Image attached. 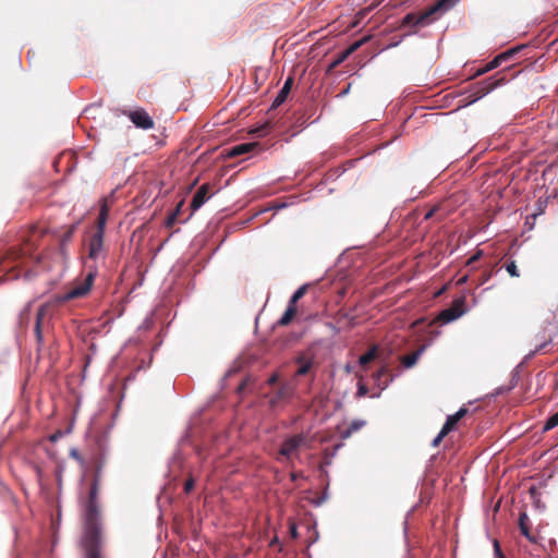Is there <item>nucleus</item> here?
Wrapping results in <instances>:
<instances>
[{
  "label": "nucleus",
  "instance_id": "26",
  "mask_svg": "<svg viewBox=\"0 0 558 558\" xmlns=\"http://www.w3.org/2000/svg\"><path fill=\"white\" fill-rule=\"evenodd\" d=\"M70 457L76 460L82 466H86L88 464V457L84 458L78 449H71L70 450Z\"/></svg>",
  "mask_w": 558,
  "mask_h": 558
},
{
  "label": "nucleus",
  "instance_id": "41",
  "mask_svg": "<svg viewBox=\"0 0 558 558\" xmlns=\"http://www.w3.org/2000/svg\"><path fill=\"white\" fill-rule=\"evenodd\" d=\"M184 206V201H180L175 207V209L172 211V213H177V217L179 218L180 214H181V210Z\"/></svg>",
  "mask_w": 558,
  "mask_h": 558
},
{
  "label": "nucleus",
  "instance_id": "15",
  "mask_svg": "<svg viewBox=\"0 0 558 558\" xmlns=\"http://www.w3.org/2000/svg\"><path fill=\"white\" fill-rule=\"evenodd\" d=\"M374 379L380 389H385L393 380V376L388 366H383L374 374Z\"/></svg>",
  "mask_w": 558,
  "mask_h": 558
},
{
  "label": "nucleus",
  "instance_id": "28",
  "mask_svg": "<svg viewBox=\"0 0 558 558\" xmlns=\"http://www.w3.org/2000/svg\"><path fill=\"white\" fill-rule=\"evenodd\" d=\"M289 94L290 93L286 92V89H280V92L278 93V95L276 96V98L271 105V108H277L280 105H282L286 101Z\"/></svg>",
  "mask_w": 558,
  "mask_h": 558
},
{
  "label": "nucleus",
  "instance_id": "5",
  "mask_svg": "<svg viewBox=\"0 0 558 558\" xmlns=\"http://www.w3.org/2000/svg\"><path fill=\"white\" fill-rule=\"evenodd\" d=\"M307 437L304 434H296L287 438L279 450V454L289 459L300 447L306 446Z\"/></svg>",
  "mask_w": 558,
  "mask_h": 558
},
{
  "label": "nucleus",
  "instance_id": "45",
  "mask_svg": "<svg viewBox=\"0 0 558 558\" xmlns=\"http://www.w3.org/2000/svg\"><path fill=\"white\" fill-rule=\"evenodd\" d=\"M245 388V381L241 383L238 390L242 391Z\"/></svg>",
  "mask_w": 558,
  "mask_h": 558
},
{
  "label": "nucleus",
  "instance_id": "25",
  "mask_svg": "<svg viewBox=\"0 0 558 558\" xmlns=\"http://www.w3.org/2000/svg\"><path fill=\"white\" fill-rule=\"evenodd\" d=\"M348 59V56L344 53V51H341L338 53V56L333 59V61L328 65L327 72H332L336 68H338L342 62H344Z\"/></svg>",
  "mask_w": 558,
  "mask_h": 558
},
{
  "label": "nucleus",
  "instance_id": "7",
  "mask_svg": "<svg viewBox=\"0 0 558 558\" xmlns=\"http://www.w3.org/2000/svg\"><path fill=\"white\" fill-rule=\"evenodd\" d=\"M294 362L298 365L295 376H305L313 369L315 357L311 352H303L295 357Z\"/></svg>",
  "mask_w": 558,
  "mask_h": 558
},
{
  "label": "nucleus",
  "instance_id": "12",
  "mask_svg": "<svg viewBox=\"0 0 558 558\" xmlns=\"http://www.w3.org/2000/svg\"><path fill=\"white\" fill-rule=\"evenodd\" d=\"M517 51H518V49H510L504 53L498 54L489 63H487L483 69L477 70L476 75H482L490 70L496 69L497 66H499L501 64L502 61H506L509 58H511Z\"/></svg>",
  "mask_w": 558,
  "mask_h": 558
},
{
  "label": "nucleus",
  "instance_id": "11",
  "mask_svg": "<svg viewBox=\"0 0 558 558\" xmlns=\"http://www.w3.org/2000/svg\"><path fill=\"white\" fill-rule=\"evenodd\" d=\"M209 198V184L205 183L199 186L193 196L191 202L192 214L203 206V204Z\"/></svg>",
  "mask_w": 558,
  "mask_h": 558
},
{
  "label": "nucleus",
  "instance_id": "10",
  "mask_svg": "<svg viewBox=\"0 0 558 558\" xmlns=\"http://www.w3.org/2000/svg\"><path fill=\"white\" fill-rule=\"evenodd\" d=\"M104 252V234L94 233L88 242V257L97 259Z\"/></svg>",
  "mask_w": 558,
  "mask_h": 558
},
{
  "label": "nucleus",
  "instance_id": "1",
  "mask_svg": "<svg viewBox=\"0 0 558 558\" xmlns=\"http://www.w3.org/2000/svg\"><path fill=\"white\" fill-rule=\"evenodd\" d=\"M106 464V456L100 445L88 453V465L93 470L88 496L84 501V536L83 546L86 558H102L100 555V509L98 495L101 485V472Z\"/></svg>",
  "mask_w": 558,
  "mask_h": 558
},
{
  "label": "nucleus",
  "instance_id": "43",
  "mask_svg": "<svg viewBox=\"0 0 558 558\" xmlns=\"http://www.w3.org/2000/svg\"><path fill=\"white\" fill-rule=\"evenodd\" d=\"M368 39H369V37L365 36V37L361 38V39H360V40H357V41H359V43H362V46H363L364 44H366V43L368 41Z\"/></svg>",
  "mask_w": 558,
  "mask_h": 558
},
{
  "label": "nucleus",
  "instance_id": "4",
  "mask_svg": "<svg viewBox=\"0 0 558 558\" xmlns=\"http://www.w3.org/2000/svg\"><path fill=\"white\" fill-rule=\"evenodd\" d=\"M124 114L134 123L138 129L150 130L155 126V122L147 111L143 108L135 110L124 111Z\"/></svg>",
  "mask_w": 558,
  "mask_h": 558
},
{
  "label": "nucleus",
  "instance_id": "27",
  "mask_svg": "<svg viewBox=\"0 0 558 558\" xmlns=\"http://www.w3.org/2000/svg\"><path fill=\"white\" fill-rule=\"evenodd\" d=\"M558 426V412L547 418L544 424L543 430L547 432Z\"/></svg>",
  "mask_w": 558,
  "mask_h": 558
},
{
  "label": "nucleus",
  "instance_id": "6",
  "mask_svg": "<svg viewBox=\"0 0 558 558\" xmlns=\"http://www.w3.org/2000/svg\"><path fill=\"white\" fill-rule=\"evenodd\" d=\"M501 81L502 80L492 81V78H488L483 82H480L474 88V90L465 98L466 105H471L481 99L482 97H484L485 95H487L495 87H497Z\"/></svg>",
  "mask_w": 558,
  "mask_h": 558
},
{
  "label": "nucleus",
  "instance_id": "29",
  "mask_svg": "<svg viewBox=\"0 0 558 558\" xmlns=\"http://www.w3.org/2000/svg\"><path fill=\"white\" fill-rule=\"evenodd\" d=\"M505 268L511 277H519V269L514 260L506 263Z\"/></svg>",
  "mask_w": 558,
  "mask_h": 558
},
{
  "label": "nucleus",
  "instance_id": "16",
  "mask_svg": "<svg viewBox=\"0 0 558 558\" xmlns=\"http://www.w3.org/2000/svg\"><path fill=\"white\" fill-rule=\"evenodd\" d=\"M468 413V410L465 408H461L457 413L453 415H449L446 420V423L441 427L444 430V434H449L458 424V422Z\"/></svg>",
  "mask_w": 558,
  "mask_h": 558
},
{
  "label": "nucleus",
  "instance_id": "30",
  "mask_svg": "<svg viewBox=\"0 0 558 558\" xmlns=\"http://www.w3.org/2000/svg\"><path fill=\"white\" fill-rule=\"evenodd\" d=\"M306 292V287L305 286H302L300 287L292 295V298L290 299V302L289 304H293L295 305V303L305 294Z\"/></svg>",
  "mask_w": 558,
  "mask_h": 558
},
{
  "label": "nucleus",
  "instance_id": "40",
  "mask_svg": "<svg viewBox=\"0 0 558 558\" xmlns=\"http://www.w3.org/2000/svg\"><path fill=\"white\" fill-rule=\"evenodd\" d=\"M278 380H279V375H278L277 373H275V374H272V375L268 378L267 383H268V385H270V386H271V385H275Z\"/></svg>",
  "mask_w": 558,
  "mask_h": 558
},
{
  "label": "nucleus",
  "instance_id": "18",
  "mask_svg": "<svg viewBox=\"0 0 558 558\" xmlns=\"http://www.w3.org/2000/svg\"><path fill=\"white\" fill-rule=\"evenodd\" d=\"M424 350H425V345H422L416 351L412 352L411 354L402 355L400 357L401 364L405 368L413 367L417 363V361L421 357V355L424 352Z\"/></svg>",
  "mask_w": 558,
  "mask_h": 558
},
{
  "label": "nucleus",
  "instance_id": "3",
  "mask_svg": "<svg viewBox=\"0 0 558 558\" xmlns=\"http://www.w3.org/2000/svg\"><path fill=\"white\" fill-rule=\"evenodd\" d=\"M95 277L96 270L90 269L83 281L76 282L71 289L60 296V301L66 302L86 296L93 287Z\"/></svg>",
  "mask_w": 558,
  "mask_h": 558
},
{
  "label": "nucleus",
  "instance_id": "39",
  "mask_svg": "<svg viewBox=\"0 0 558 558\" xmlns=\"http://www.w3.org/2000/svg\"><path fill=\"white\" fill-rule=\"evenodd\" d=\"M439 210V207L438 206H434L432 207L424 216V219L425 220H428L430 219L432 217H434L436 215V213Z\"/></svg>",
  "mask_w": 558,
  "mask_h": 558
},
{
  "label": "nucleus",
  "instance_id": "34",
  "mask_svg": "<svg viewBox=\"0 0 558 558\" xmlns=\"http://www.w3.org/2000/svg\"><path fill=\"white\" fill-rule=\"evenodd\" d=\"M367 393H368L367 386L360 383L359 387H357V391H356V397L362 398V397H365Z\"/></svg>",
  "mask_w": 558,
  "mask_h": 558
},
{
  "label": "nucleus",
  "instance_id": "8",
  "mask_svg": "<svg viewBox=\"0 0 558 558\" xmlns=\"http://www.w3.org/2000/svg\"><path fill=\"white\" fill-rule=\"evenodd\" d=\"M463 304L464 301L462 299L456 300L449 308L439 313L437 319L444 324L453 322L463 314Z\"/></svg>",
  "mask_w": 558,
  "mask_h": 558
},
{
  "label": "nucleus",
  "instance_id": "46",
  "mask_svg": "<svg viewBox=\"0 0 558 558\" xmlns=\"http://www.w3.org/2000/svg\"><path fill=\"white\" fill-rule=\"evenodd\" d=\"M495 549L498 554H500L499 544L498 542H495Z\"/></svg>",
  "mask_w": 558,
  "mask_h": 558
},
{
  "label": "nucleus",
  "instance_id": "32",
  "mask_svg": "<svg viewBox=\"0 0 558 558\" xmlns=\"http://www.w3.org/2000/svg\"><path fill=\"white\" fill-rule=\"evenodd\" d=\"M362 47V43H359L357 40L354 41L352 45H350L344 51V53L349 57L353 52H355L359 48Z\"/></svg>",
  "mask_w": 558,
  "mask_h": 558
},
{
  "label": "nucleus",
  "instance_id": "33",
  "mask_svg": "<svg viewBox=\"0 0 558 558\" xmlns=\"http://www.w3.org/2000/svg\"><path fill=\"white\" fill-rule=\"evenodd\" d=\"M177 221H178L177 213H171L167 217L165 225L167 228H172Z\"/></svg>",
  "mask_w": 558,
  "mask_h": 558
},
{
  "label": "nucleus",
  "instance_id": "36",
  "mask_svg": "<svg viewBox=\"0 0 558 558\" xmlns=\"http://www.w3.org/2000/svg\"><path fill=\"white\" fill-rule=\"evenodd\" d=\"M194 484H195V482L192 477L187 478L184 483V492L186 494H190L194 488Z\"/></svg>",
  "mask_w": 558,
  "mask_h": 558
},
{
  "label": "nucleus",
  "instance_id": "23",
  "mask_svg": "<svg viewBox=\"0 0 558 558\" xmlns=\"http://www.w3.org/2000/svg\"><path fill=\"white\" fill-rule=\"evenodd\" d=\"M553 340V335L550 331H547V329H544L542 331V335L539 336V343L535 344V352L543 351L548 343H550Z\"/></svg>",
  "mask_w": 558,
  "mask_h": 558
},
{
  "label": "nucleus",
  "instance_id": "21",
  "mask_svg": "<svg viewBox=\"0 0 558 558\" xmlns=\"http://www.w3.org/2000/svg\"><path fill=\"white\" fill-rule=\"evenodd\" d=\"M296 315V305L288 304L287 310L284 311L281 318L278 320L279 326H288L294 316Z\"/></svg>",
  "mask_w": 558,
  "mask_h": 558
},
{
  "label": "nucleus",
  "instance_id": "9",
  "mask_svg": "<svg viewBox=\"0 0 558 558\" xmlns=\"http://www.w3.org/2000/svg\"><path fill=\"white\" fill-rule=\"evenodd\" d=\"M295 392V386L292 383L284 381L280 385L274 397L270 399V405L275 407L279 402H287L292 399Z\"/></svg>",
  "mask_w": 558,
  "mask_h": 558
},
{
  "label": "nucleus",
  "instance_id": "44",
  "mask_svg": "<svg viewBox=\"0 0 558 558\" xmlns=\"http://www.w3.org/2000/svg\"><path fill=\"white\" fill-rule=\"evenodd\" d=\"M478 257H480V253H478V254H475L474 256H472V257L470 258L469 264H470V263H472V262H474V260H477V259H478Z\"/></svg>",
  "mask_w": 558,
  "mask_h": 558
},
{
  "label": "nucleus",
  "instance_id": "22",
  "mask_svg": "<svg viewBox=\"0 0 558 558\" xmlns=\"http://www.w3.org/2000/svg\"><path fill=\"white\" fill-rule=\"evenodd\" d=\"M378 348L377 345H373L366 353L360 356L359 363L362 366H366L368 363L374 361L377 357Z\"/></svg>",
  "mask_w": 558,
  "mask_h": 558
},
{
  "label": "nucleus",
  "instance_id": "2",
  "mask_svg": "<svg viewBox=\"0 0 558 558\" xmlns=\"http://www.w3.org/2000/svg\"><path fill=\"white\" fill-rule=\"evenodd\" d=\"M456 0H437L436 3L424 12L418 14L408 13L403 20L402 25L404 26H426L433 19L432 16L438 11H445L449 9Z\"/></svg>",
  "mask_w": 558,
  "mask_h": 558
},
{
  "label": "nucleus",
  "instance_id": "35",
  "mask_svg": "<svg viewBox=\"0 0 558 558\" xmlns=\"http://www.w3.org/2000/svg\"><path fill=\"white\" fill-rule=\"evenodd\" d=\"M448 434H444V430L440 429L439 434L434 438L432 441L433 447H438L441 440L447 436Z\"/></svg>",
  "mask_w": 558,
  "mask_h": 558
},
{
  "label": "nucleus",
  "instance_id": "24",
  "mask_svg": "<svg viewBox=\"0 0 558 558\" xmlns=\"http://www.w3.org/2000/svg\"><path fill=\"white\" fill-rule=\"evenodd\" d=\"M76 230V225L73 223V225H70L65 232L61 235V239H60V244L61 246H64L66 243H69L74 234Z\"/></svg>",
  "mask_w": 558,
  "mask_h": 558
},
{
  "label": "nucleus",
  "instance_id": "42",
  "mask_svg": "<svg viewBox=\"0 0 558 558\" xmlns=\"http://www.w3.org/2000/svg\"><path fill=\"white\" fill-rule=\"evenodd\" d=\"M290 534L293 538H296L298 537V530H296V526L294 524L291 525L290 527Z\"/></svg>",
  "mask_w": 558,
  "mask_h": 558
},
{
  "label": "nucleus",
  "instance_id": "13",
  "mask_svg": "<svg viewBox=\"0 0 558 558\" xmlns=\"http://www.w3.org/2000/svg\"><path fill=\"white\" fill-rule=\"evenodd\" d=\"M258 147V143H241L227 150V156L230 158L239 157L242 155L250 154Z\"/></svg>",
  "mask_w": 558,
  "mask_h": 558
},
{
  "label": "nucleus",
  "instance_id": "19",
  "mask_svg": "<svg viewBox=\"0 0 558 558\" xmlns=\"http://www.w3.org/2000/svg\"><path fill=\"white\" fill-rule=\"evenodd\" d=\"M519 527L521 533L532 543L536 542V538L531 534L529 526V517L525 512H521L519 517Z\"/></svg>",
  "mask_w": 558,
  "mask_h": 558
},
{
  "label": "nucleus",
  "instance_id": "47",
  "mask_svg": "<svg viewBox=\"0 0 558 558\" xmlns=\"http://www.w3.org/2000/svg\"><path fill=\"white\" fill-rule=\"evenodd\" d=\"M324 500L325 498H322L319 501L316 502V505H320Z\"/></svg>",
  "mask_w": 558,
  "mask_h": 558
},
{
  "label": "nucleus",
  "instance_id": "38",
  "mask_svg": "<svg viewBox=\"0 0 558 558\" xmlns=\"http://www.w3.org/2000/svg\"><path fill=\"white\" fill-rule=\"evenodd\" d=\"M292 85H293V77H292V76H289V77L286 80V82H284V84H283V86H282V88H281V89H286V92L290 93V92H291V88H292Z\"/></svg>",
  "mask_w": 558,
  "mask_h": 558
},
{
  "label": "nucleus",
  "instance_id": "20",
  "mask_svg": "<svg viewBox=\"0 0 558 558\" xmlns=\"http://www.w3.org/2000/svg\"><path fill=\"white\" fill-rule=\"evenodd\" d=\"M366 422L364 420H354L350 423V425L341 432L340 436L342 439L350 438L355 432L360 430L364 427Z\"/></svg>",
  "mask_w": 558,
  "mask_h": 558
},
{
  "label": "nucleus",
  "instance_id": "14",
  "mask_svg": "<svg viewBox=\"0 0 558 558\" xmlns=\"http://www.w3.org/2000/svg\"><path fill=\"white\" fill-rule=\"evenodd\" d=\"M109 217V205L106 199L102 201L100 205L99 215L96 221V231L95 233L105 234V228L107 225V220Z\"/></svg>",
  "mask_w": 558,
  "mask_h": 558
},
{
  "label": "nucleus",
  "instance_id": "37",
  "mask_svg": "<svg viewBox=\"0 0 558 558\" xmlns=\"http://www.w3.org/2000/svg\"><path fill=\"white\" fill-rule=\"evenodd\" d=\"M32 468L36 475L37 481L40 482L41 477H43V469L37 464H33Z\"/></svg>",
  "mask_w": 558,
  "mask_h": 558
},
{
  "label": "nucleus",
  "instance_id": "17",
  "mask_svg": "<svg viewBox=\"0 0 558 558\" xmlns=\"http://www.w3.org/2000/svg\"><path fill=\"white\" fill-rule=\"evenodd\" d=\"M47 313H48L47 305H40L36 313L35 336L39 343L43 341L41 324H43L44 318L47 316Z\"/></svg>",
  "mask_w": 558,
  "mask_h": 558
},
{
  "label": "nucleus",
  "instance_id": "31",
  "mask_svg": "<svg viewBox=\"0 0 558 558\" xmlns=\"http://www.w3.org/2000/svg\"><path fill=\"white\" fill-rule=\"evenodd\" d=\"M362 47V43H359L357 40L354 41L352 45H350L344 51V53L349 57L353 52H355L359 48Z\"/></svg>",
  "mask_w": 558,
  "mask_h": 558
}]
</instances>
